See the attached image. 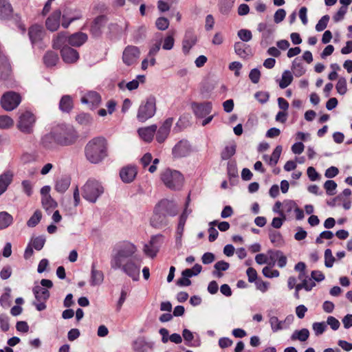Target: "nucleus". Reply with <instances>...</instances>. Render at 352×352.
<instances>
[{
	"instance_id": "37",
	"label": "nucleus",
	"mask_w": 352,
	"mask_h": 352,
	"mask_svg": "<svg viewBox=\"0 0 352 352\" xmlns=\"http://www.w3.org/2000/svg\"><path fill=\"white\" fill-rule=\"evenodd\" d=\"M59 108L64 112H69L73 108V101L70 96L65 95L62 97L59 103Z\"/></svg>"
},
{
	"instance_id": "20",
	"label": "nucleus",
	"mask_w": 352,
	"mask_h": 352,
	"mask_svg": "<svg viewBox=\"0 0 352 352\" xmlns=\"http://www.w3.org/2000/svg\"><path fill=\"white\" fill-rule=\"evenodd\" d=\"M193 112L198 118H204L212 111V103L206 102L204 103H193L192 104Z\"/></svg>"
},
{
	"instance_id": "12",
	"label": "nucleus",
	"mask_w": 352,
	"mask_h": 352,
	"mask_svg": "<svg viewBox=\"0 0 352 352\" xmlns=\"http://www.w3.org/2000/svg\"><path fill=\"white\" fill-rule=\"evenodd\" d=\"M157 211L162 212L166 216L175 217L178 213L176 204L168 199L162 200L157 205Z\"/></svg>"
},
{
	"instance_id": "59",
	"label": "nucleus",
	"mask_w": 352,
	"mask_h": 352,
	"mask_svg": "<svg viewBox=\"0 0 352 352\" xmlns=\"http://www.w3.org/2000/svg\"><path fill=\"white\" fill-rule=\"evenodd\" d=\"M157 29L160 30H165L168 28L169 21L165 17H160L155 22Z\"/></svg>"
},
{
	"instance_id": "57",
	"label": "nucleus",
	"mask_w": 352,
	"mask_h": 352,
	"mask_svg": "<svg viewBox=\"0 0 352 352\" xmlns=\"http://www.w3.org/2000/svg\"><path fill=\"white\" fill-rule=\"evenodd\" d=\"M174 43L175 40L173 38V34H169L164 39L162 48L165 50H170L173 49Z\"/></svg>"
},
{
	"instance_id": "27",
	"label": "nucleus",
	"mask_w": 352,
	"mask_h": 352,
	"mask_svg": "<svg viewBox=\"0 0 352 352\" xmlns=\"http://www.w3.org/2000/svg\"><path fill=\"white\" fill-rule=\"evenodd\" d=\"M28 34L32 43L35 44L42 39L44 32L41 26L34 25L30 28Z\"/></svg>"
},
{
	"instance_id": "46",
	"label": "nucleus",
	"mask_w": 352,
	"mask_h": 352,
	"mask_svg": "<svg viewBox=\"0 0 352 352\" xmlns=\"http://www.w3.org/2000/svg\"><path fill=\"white\" fill-rule=\"evenodd\" d=\"M82 16L80 14H77L74 16H68L65 12L62 16V26L64 28H67L71 23L74 21L81 19Z\"/></svg>"
},
{
	"instance_id": "18",
	"label": "nucleus",
	"mask_w": 352,
	"mask_h": 352,
	"mask_svg": "<svg viewBox=\"0 0 352 352\" xmlns=\"http://www.w3.org/2000/svg\"><path fill=\"white\" fill-rule=\"evenodd\" d=\"M107 21L106 16L103 15L98 16L94 20L90 28V32L93 36H100L102 32V28L104 26Z\"/></svg>"
},
{
	"instance_id": "42",
	"label": "nucleus",
	"mask_w": 352,
	"mask_h": 352,
	"mask_svg": "<svg viewBox=\"0 0 352 352\" xmlns=\"http://www.w3.org/2000/svg\"><path fill=\"white\" fill-rule=\"evenodd\" d=\"M145 76L144 75H138L137 76L136 79H134L125 85V87L129 90L133 91L138 88L140 82H144Z\"/></svg>"
},
{
	"instance_id": "40",
	"label": "nucleus",
	"mask_w": 352,
	"mask_h": 352,
	"mask_svg": "<svg viewBox=\"0 0 352 352\" xmlns=\"http://www.w3.org/2000/svg\"><path fill=\"white\" fill-rule=\"evenodd\" d=\"M293 80L292 73L289 70H285L282 74L280 80L279 81V87L281 89H285L288 87Z\"/></svg>"
},
{
	"instance_id": "28",
	"label": "nucleus",
	"mask_w": 352,
	"mask_h": 352,
	"mask_svg": "<svg viewBox=\"0 0 352 352\" xmlns=\"http://www.w3.org/2000/svg\"><path fill=\"white\" fill-rule=\"evenodd\" d=\"M87 40V35L82 32H77L68 38V44L75 47L82 45Z\"/></svg>"
},
{
	"instance_id": "56",
	"label": "nucleus",
	"mask_w": 352,
	"mask_h": 352,
	"mask_svg": "<svg viewBox=\"0 0 352 352\" xmlns=\"http://www.w3.org/2000/svg\"><path fill=\"white\" fill-rule=\"evenodd\" d=\"M329 21V15L323 16L318 22L316 25V30L318 32L323 31L327 26L328 22Z\"/></svg>"
},
{
	"instance_id": "55",
	"label": "nucleus",
	"mask_w": 352,
	"mask_h": 352,
	"mask_svg": "<svg viewBox=\"0 0 352 352\" xmlns=\"http://www.w3.org/2000/svg\"><path fill=\"white\" fill-rule=\"evenodd\" d=\"M335 261V258L332 254L331 250L330 249H327L324 251V265L327 267H332L333 265V263Z\"/></svg>"
},
{
	"instance_id": "16",
	"label": "nucleus",
	"mask_w": 352,
	"mask_h": 352,
	"mask_svg": "<svg viewBox=\"0 0 352 352\" xmlns=\"http://www.w3.org/2000/svg\"><path fill=\"white\" fill-rule=\"evenodd\" d=\"M61 12L60 10H54L45 21V25L48 30L51 32L56 31L60 26V19Z\"/></svg>"
},
{
	"instance_id": "22",
	"label": "nucleus",
	"mask_w": 352,
	"mask_h": 352,
	"mask_svg": "<svg viewBox=\"0 0 352 352\" xmlns=\"http://www.w3.org/2000/svg\"><path fill=\"white\" fill-rule=\"evenodd\" d=\"M60 52L63 60L67 63H74L79 58L78 52L69 47H63Z\"/></svg>"
},
{
	"instance_id": "25",
	"label": "nucleus",
	"mask_w": 352,
	"mask_h": 352,
	"mask_svg": "<svg viewBox=\"0 0 352 352\" xmlns=\"http://www.w3.org/2000/svg\"><path fill=\"white\" fill-rule=\"evenodd\" d=\"M14 174L11 170H6L0 175V195L4 193L12 183Z\"/></svg>"
},
{
	"instance_id": "39",
	"label": "nucleus",
	"mask_w": 352,
	"mask_h": 352,
	"mask_svg": "<svg viewBox=\"0 0 352 352\" xmlns=\"http://www.w3.org/2000/svg\"><path fill=\"white\" fill-rule=\"evenodd\" d=\"M309 336V331L307 329H302L300 330L295 331L292 336L291 339L293 340H298L301 342L306 341Z\"/></svg>"
},
{
	"instance_id": "11",
	"label": "nucleus",
	"mask_w": 352,
	"mask_h": 352,
	"mask_svg": "<svg viewBox=\"0 0 352 352\" xmlns=\"http://www.w3.org/2000/svg\"><path fill=\"white\" fill-rule=\"evenodd\" d=\"M257 30L261 32V45L266 47L270 44L271 36L274 32V26L266 23H260L257 25Z\"/></svg>"
},
{
	"instance_id": "49",
	"label": "nucleus",
	"mask_w": 352,
	"mask_h": 352,
	"mask_svg": "<svg viewBox=\"0 0 352 352\" xmlns=\"http://www.w3.org/2000/svg\"><path fill=\"white\" fill-rule=\"evenodd\" d=\"M237 36L243 43L249 42L252 38V32L247 29H241L239 30L237 32Z\"/></svg>"
},
{
	"instance_id": "30",
	"label": "nucleus",
	"mask_w": 352,
	"mask_h": 352,
	"mask_svg": "<svg viewBox=\"0 0 352 352\" xmlns=\"http://www.w3.org/2000/svg\"><path fill=\"white\" fill-rule=\"evenodd\" d=\"M68 38L65 32L58 33L53 40V47L54 49H63V47H68Z\"/></svg>"
},
{
	"instance_id": "31",
	"label": "nucleus",
	"mask_w": 352,
	"mask_h": 352,
	"mask_svg": "<svg viewBox=\"0 0 352 352\" xmlns=\"http://www.w3.org/2000/svg\"><path fill=\"white\" fill-rule=\"evenodd\" d=\"M282 152V146H277L275 149L274 150L271 156H268L267 155H265L263 156V160L269 164V165L274 166H275L279 160V157L280 156Z\"/></svg>"
},
{
	"instance_id": "21",
	"label": "nucleus",
	"mask_w": 352,
	"mask_h": 352,
	"mask_svg": "<svg viewBox=\"0 0 352 352\" xmlns=\"http://www.w3.org/2000/svg\"><path fill=\"white\" fill-rule=\"evenodd\" d=\"M152 226L161 228L168 224L166 216L162 212L157 211V206L155 208L154 214L151 219Z\"/></svg>"
},
{
	"instance_id": "44",
	"label": "nucleus",
	"mask_w": 352,
	"mask_h": 352,
	"mask_svg": "<svg viewBox=\"0 0 352 352\" xmlns=\"http://www.w3.org/2000/svg\"><path fill=\"white\" fill-rule=\"evenodd\" d=\"M292 70L296 76L300 77L302 76L305 69L300 60L295 58L292 63Z\"/></svg>"
},
{
	"instance_id": "64",
	"label": "nucleus",
	"mask_w": 352,
	"mask_h": 352,
	"mask_svg": "<svg viewBox=\"0 0 352 352\" xmlns=\"http://www.w3.org/2000/svg\"><path fill=\"white\" fill-rule=\"evenodd\" d=\"M286 16V12L284 9H278L274 15V20L276 23L283 21Z\"/></svg>"
},
{
	"instance_id": "29",
	"label": "nucleus",
	"mask_w": 352,
	"mask_h": 352,
	"mask_svg": "<svg viewBox=\"0 0 352 352\" xmlns=\"http://www.w3.org/2000/svg\"><path fill=\"white\" fill-rule=\"evenodd\" d=\"M32 292L36 301H47L50 298V292L41 286H34Z\"/></svg>"
},
{
	"instance_id": "45",
	"label": "nucleus",
	"mask_w": 352,
	"mask_h": 352,
	"mask_svg": "<svg viewBox=\"0 0 352 352\" xmlns=\"http://www.w3.org/2000/svg\"><path fill=\"white\" fill-rule=\"evenodd\" d=\"M235 152L236 145L234 144H232L230 146H226L221 152V159L223 160H227L233 156L235 154Z\"/></svg>"
},
{
	"instance_id": "53",
	"label": "nucleus",
	"mask_w": 352,
	"mask_h": 352,
	"mask_svg": "<svg viewBox=\"0 0 352 352\" xmlns=\"http://www.w3.org/2000/svg\"><path fill=\"white\" fill-rule=\"evenodd\" d=\"M337 91L340 95H344L347 91V87H346V80L344 78L340 77L336 86Z\"/></svg>"
},
{
	"instance_id": "51",
	"label": "nucleus",
	"mask_w": 352,
	"mask_h": 352,
	"mask_svg": "<svg viewBox=\"0 0 352 352\" xmlns=\"http://www.w3.org/2000/svg\"><path fill=\"white\" fill-rule=\"evenodd\" d=\"M324 188L328 195L332 196L336 194L337 184L333 180H327L324 184Z\"/></svg>"
},
{
	"instance_id": "13",
	"label": "nucleus",
	"mask_w": 352,
	"mask_h": 352,
	"mask_svg": "<svg viewBox=\"0 0 352 352\" xmlns=\"http://www.w3.org/2000/svg\"><path fill=\"white\" fill-rule=\"evenodd\" d=\"M81 102L87 104L91 108H96L101 102V96L95 91H89L82 96Z\"/></svg>"
},
{
	"instance_id": "2",
	"label": "nucleus",
	"mask_w": 352,
	"mask_h": 352,
	"mask_svg": "<svg viewBox=\"0 0 352 352\" xmlns=\"http://www.w3.org/2000/svg\"><path fill=\"white\" fill-rule=\"evenodd\" d=\"M107 141L103 137H96L89 140L85 147L86 159L91 164L102 162L108 155Z\"/></svg>"
},
{
	"instance_id": "5",
	"label": "nucleus",
	"mask_w": 352,
	"mask_h": 352,
	"mask_svg": "<svg viewBox=\"0 0 352 352\" xmlns=\"http://www.w3.org/2000/svg\"><path fill=\"white\" fill-rule=\"evenodd\" d=\"M161 179L164 184L171 190H180L184 182L182 174L176 170L167 168L161 173Z\"/></svg>"
},
{
	"instance_id": "38",
	"label": "nucleus",
	"mask_w": 352,
	"mask_h": 352,
	"mask_svg": "<svg viewBox=\"0 0 352 352\" xmlns=\"http://www.w3.org/2000/svg\"><path fill=\"white\" fill-rule=\"evenodd\" d=\"M13 217L7 212H0V230L8 228L12 223Z\"/></svg>"
},
{
	"instance_id": "23",
	"label": "nucleus",
	"mask_w": 352,
	"mask_h": 352,
	"mask_svg": "<svg viewBox=\"0 0 352 352\" xmlns=\"http://www.w3.org/2000/svg\"><path fill=\"white\" fill-rule=\"evenodd\" d=\"M235 53L242 58H248L252 55L250 45L241 42H236L234 45Z\"/></svg>"
},
{
	"instance_id": "7",
	"label": "nucleus",
	"mask_w": 352,
	"mask_h": 352,
	"mask_svg": "<svg viewBox=\"0 0 352 352\" xmlns=\"http://www.w3.org/2000/svg\"><path fill=\"white\" fill-rule=\"evenodd\" d=\"M156 111V100L153 96H149L143 101L139 107L137 118L140 122H144L152 118Z\"/></svg>"
},
{
	"instance_id": "50",
	"label": "nucleus",
	"mask_w": 352,
	"mask_h": 352,
	"mask_svg": "<svg viewBox=\"0 0 352 352\" xmlns=\"http://www.w3.org/2000/svg\"><path fill=\"white\" fill-rule=\"evenodd\" d=\"M32 246L36 250H41L45 243V238L43 236H38L32 239Z\"/></svg>"
},
{
	"instance_id": "61",
	"label": "nucleus",
	"mask_w": 352,
	"mask_h": 352,
	"mask_svg": "<svg viewBox=\"0 0 352 352\" xmlns=\"http://www.w3.org/2000/svg\"><path fill=\"white\" fill-rule=\"evenodd\" d=\"M0 327L3 331H7L9 329V318L6 314L0 315Z\"/></svg>"
},
{
	"instance_id": "32",
	"label": "nucleus",
	"mask_w": 352,
	"mask_h": 352,
	"mask_svg": "<svg viewBox=\"0 0 352 352\" xmlns=\"http://www.w3.org/2000/svg\"><path fill=\"white\" fill-rule=\"evenodd\" d=\"M12 12V8L8 0H0V19H7Z\"/></svg>"
},
{
	"instance_id": "60",
	"label": "nucleus",
	"mask_w": 352,
	"mask_h": 352,
	"mask_svg": "<svg viewBox=\"0 0 352 352\" xmlns=\"http://www.w3.org/2000/svg\"><path fill=\"white\" fill-rule=\"evenodd\" d=\"M256 99L261 104L266 103L270 98V94L266 91H257L254 94Z\"/></svg>"
},
{
	"instance_id": "54",
	"label": "nucleus",
	"mask_w": 352,
	"mask_h": 352,
	"mask_svg": "<svg viewBox=\"0 0 352 352\" xmlns=\"http://www.w3.org/2000/svg\"><path fill=\"white\" fill-rule=\"evenodd\" d=\"M217 224V221H213L210 223V227L208 228V233H209L208 240L210 242L214 241L219 235L218 231L213 227V226H215Z\"/></svg>"
},
{
	"instance_id": "15",
	"label": "nucleus",
	"mask_w": 352,
	"mask_h": 352,
	"mask_svg": "<svg viewBox=\"0 0 352 352\" xmlns=\"http://www.w3.org/2000/svg\"><path fill=\"white\" fill-rule=\"evenodd\" d=\"M138 174L137 168L135 166L128 165L121 168L120 177L124 183L132 182Z\"/></svg>"
},
{
	"instance_id": "48",
	"label": "nucleus",
	"mask_w": 352,
	"mask_h": 352,
	"mask_svg": "<svg viewBox=\"0 0 352 352\" xmlns=\"http://www.w3.org/2000/svg\"><path fill=\"white\" fill-rule=\"evenodd\" d=\"M14 125V120L8 116H0V129H6Z\"/></svg>"
},
{
	"instance_id": "6",
	"label": "nucleus",
	"mask_w": 352,
	"mask_h": 352,
	"mask_svg": "<svg viewBox=\"0 0 352 352\" xmlns=\"http://www.w3.org/2000/svg\"><path fill=\"white\" fill-rule=\"evenodd\" d=\"M36 122V116L32 111L26 110L19 115L16 126L21 132L30 134L33 133Z\"/></svg>"
},
{
	"instance_id": "17",
	"label": "nucleus",
	"mask_w": 352,
	"mask_h": 352,
	"mask_svg": "<svg viewBox=\"0 0 352 352\" xmlns=\"http://www.w3.org/2000/svg\"><path fill=\"white\" fill-rule=\"evenodd\" d=\"M197 36L191 30H188L182 41V51L185 54L189 53L190 49L196 44Z\"/></svg>"
},
{
	"instance_id": "43",
	"label": "nucleus",
	"mask_w": 352,
	"mask_h": 352,
	"mask_svg": "<svg viewBox=\"0 0 352 352\" xmlns=\"http://www.w3.org/2000/svg\"><path fill=\"white\" fill-rule=\"evenodd\" d=\"M43 208L49 211L57 206V203L52 198L51 196L43 197L41 199Z\"/></svg>"
},
{
	"instance_id": "33",
	"label": "nucleus",
	"mask_w": 352,
	"mask_h": 352,
	"mask_svg": "<svg viewBox=\"0 0 352 352\" xmlns=\"http://www.w3.org/2000/svg\"><path fill=\"white\" fill-rule=\"evenodd\" d=\"M71 179L69 177H63L58 179L54 188L59 193H64L69 187Z\"/></svg>"
},
{
	"instance_id": "35",
	"label": "nucleus",
	"mask_w": 352,
	"mask_h": 352,
	"mask_svg": "<svg viewBox=\"0 0 352 352\" xmlns=\"http://www.w3.org/2000/svg\"><path fill=\"white\" fill-rule=\"evenodd\" d=\"M214 270L212 272L213 276L221 278L223 276L221 272L228 270L230 264L224 261H220L214 264Z\"/></svg>"
},
{
	"instance_id": "62",
	"label": "nucleus",
	"mask_w": 352,
	"mask_h": 352,
	"mask_svg": "<svg viewBox=\"0 0 352 352\" xmlns=\"http://www.w3.org/2000/svg\"><path fill=\"white\" fill-rule=\"evenodd\" d=\"M261 77V72L258 69H252L250 74H249V78L250 80L254 83L256 84L258 82Z\"/></svg>"
},
{
	"instance_id": "63",
	"label": "nucleus",
	"mask_w": 352,
	"mask_h": 352,
	"mask_svg": "<svg viewBox=\"0 0 352 352\" xmlns=\"http://www.w3.org/2000/svg\"><path fill=\"white\" fill-rule=\"evenodd\" d=\"M23 192L29 197L32 195V185L30 181L23 180L21 183Z\"/></svg>"
},
{
	"instance_id": "1",
	"label": "nucleus",
	"mask_w": 352,
	"mask_h": 352,
	"mask_svg": "<svg viewBox=\"0 0 352 352\" xmlns=\"http://www.w3.org/2000/svg\"><path fill=\"white\" fill-rule=\"evenodd\" d=\"M137 252L138 248L133 243L129 241L121 243L111 259V268L121 270L133 280H138L142 258L137 254Z\"/></svg>"
},
{
	"instance_id": "3",
	"label": "nucleus",
	"mask_w": 352,
	"mask_h": 352,
	"mask_svg": "<svg viewBox=\"0 0 352 352\" xmlns=\"http://www.w3.org/2000/svg\"><path fill=\"white\" fill-rule=\"evenodd\" d=\"M51 134L55 142L64 146L74 144L78 138L74 127L66 124L58 125L54 128Z\"/></svg>"
},
{
	"instance_id": "8",
	"label": "nucleus",
	"mask_w": 352,
	"mask_h": 352,
	"mask_svg": "<svg viewBox=\"0 0 352 352\" xmlns=\"http://www.w3.org/2000/svg\"><path fill=\"white\" fill-rule=\"evenodd\" d=\"M21 102V95L12 91L4 93L1 98V105L7 111L15 109L20 104Z\"/></svg>"
},
{
	"instance_id": "10",
	"label": "nucleus",
	"mask_w": 352,
	"mask_h": 352,
	"mask_svg": "<svg viewBox=\"0 0 352 352\" xmlns=\"http://www.w3.org/2000/svg\"><path fill=\"white\" fill-rule=\"evenodd\" d=\"M162 242V235L152 236L148 243L144 245V252L149 257H155L160 250Z\"/></svg>"
},
{
	"instance_id": "19",
	"label": "nucleus",
	"mask_w": 352,
	"mask_h": 352,
	"mask_svg": "<svg viewBox=\"0 0 352 352\" xmlns=\"http://www.w3.org/2000/svg\"><path fill=\"white\" fill-rule=\"evenodd\" d=\"M173 119L171 118H169L166 119L162 126L160 127L157 135H156V140L158 142L162 143L164 142V140L167 138L170 131L171 126L173 124Z\"/></svg>"
},
{
	"instance_id": "36",
	"label": "nucleus",
	"mask_w": 352,
	"mask_h": 352,
	"mask_svg": "<svg viewBox=\"0 0 352 352\" xmlns=\"http://www.w3.org/2000/svg\"><path fill=\"white\" fill-rule=\"evenodd\" d=\"M58 60L59 58L57 53L52 51L47 52L43 57L44 63L47 67L56 65Z\"/></svg>"
},
{
	"instance_id": "47",
	"label": "nucleus",
	"mask_w": 352,
	"mask_h": 352,
	"mask_svg": "<svg viewBox=\"0 0 352 352\" xmlns=\"http://www.w3.org/2000/svg\"><path fill=\"white\" fill-rule=\"evenodd\" d=\"M42 214L40 210H36L27 222V226L30 228L35 227L41 221Z\"/></svg>"
},
{
	"instance_id": "52",
	"label": "nucleus",
	"mask_w": 352,
	"mask_h": 352,
	"mask_svg": "<svg viewBox=\"0 0 352 352\" xmlns=\"http://www.w3.org/2000/svg\"><path fill=\"white\" fill-rule=\"evenodd\" d=\"M76 120L82 125H87L91 122L92 118L88 113H82L76 116Z\"/></svg>"
},
{
	"instance_id": "14",
	"label": "nucleus",
	"mask_w": 352,
	"mask_h": 352,
	"mask_svg": "<svg viewBox=\"0 0 352 352\" xmlns=\"http://www.w3.org/2000/svg\"><path fill=\"white\" fill-rule=\"evenodd\" d=\"M190 145L187 140L179 141L173 148L174 157L180 158L188 155L190 153Z\"/></svg>"
},
{
	"instance_id": "24",
	"label": "nucleus",
	"mask_w": 352,
	"mask_h": 352,
	"mask_svg": "<svg viewBox=\"0 0 352 352\" xmlns=\"http://www.w3.org/2000/svg\"><path fill=\"white\" fill-rule=\"evenodd\" d=\"M157 126L156 124H152L149 126L140 128L138 132L140 137L145 142H151L156 132Z\"/></svg>"
},
{
	"instance_id": "9",
	"label": "nucleus",
	"mask_w": 352,
	"mask_h": 352,
	"mask_svg": "<svg viewBox=\"0 0 352 352\" xmlns=\"http://www.w3.org/2000/svg\"><path fill=\"white\" fill-rule=\"evenodd\" d=\"M140 55V50L137 46L128 45L122 53V61L127 65L131 66L137 63Z\"/></svg>"
},
{
	"instance_id": "4",
	"label": "nucleus",
	"mask_w": 352,
	"mask_h": 352,
	"mask_svg": "<svg viewBox=\"0 0 352 352\" xmlns=\"http://www.w3.org/2000/svg\"><path fill=\"white\" fill-rule=\"evenodd\" d=\"M104 193L102 184L93 178L89 179L82 187V196L87 201L95 203Z\"/></svg>"
},
{
	"instance_id": "41",
	"label": "nucleus",
	"mask_w": 352,
	"mask_h": 352,
	"mask_svg": "<svg viewBox=\"0 0 352 352\" xmlns=\"http://www.w3.org/2000/svg\"><path fill=\"white\" fill-rule=\"evenodd\" d=\"M269 237L270 241L275 246H281L284 243L283 236L279 232L275 230L270 231Z\"/></svg>"
},
{
	"instance_id": "26",
	"label": "nucleus",
	"mask_w": 352,
	"mask_h": 352,
	"mask_svg": "<svg viewBox=\"0 0 352 352\" xmlns=\"http://www.w3.org/2000/svg\"><path fill=\"white\" fill-rule=\"evenodd\" d=\"M104 280L103 272L96 269V264L93 263L91 265L90 285L96 286L100 285Z\"/></svg>"
},
{
	"instance_id": "34",
	"label": "nucleus",
	"mask_w": 352,
	"mask_h": 352,
	"mask_svg": "<svg viewBox=\"0 0 352 352\" xmlns=\"http://www.w3.org/2000/svg\"><path fill=\"white\" fill-rule=\"evenodd\" d=\"M268 318L269 323L273 332L275 333L283 329H286L285 324L283 323V320H280L276 316L268 314Z\"/></svg>"
},
{
	"instance_id": "58",
	"label": "nucleus",
	"mask_w": 352,
	"mask_h": 352,
	"mask_svg": "<svg viewBox=\"0 0 352 352\" xmlns=\"http://www.w3.org/2000/svg\"><path fill=\"white\" fill-rule=\"evenodd\" d=\"M313 329L316 336L322 334L327 329V325L324 322H314L312 325Z\"/></svg>"
}]
</instances>
